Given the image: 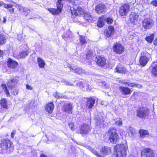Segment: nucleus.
Instances as JSON below:
<instances>
[{
	"label": "nucleus",
	"mask_w": 157,
	"mask_h": 157,
	"mask_svg": "<svg viewBox=\"0 0 157 157\" xmlns=\"http://www.w3.org/2000/svg\"><path fill=\"white\" fill-rule=\"evenodd\" d=\"M106 22L108 24H110L112 23L113 22V20L112 18L109 17L108 18L106 17Z\"/></svg>",
	"instance_id": "obj_48"
},
{
	"label": "nucleus",
	"mask_w": 157,
	"mask_h": 157,
	"mask_svg": "<svg viewBox=\"0 0 157 157\" xmlns=\"http://www.w3.org/2000/svg\"><path fill=\"white\" fill-rule=\"evenodd\" d=\"M155 153L153 150L149 148H145L141 152V157H155Z\"/></svg>",
	"instance_id": "obj_6"
},
{
	"label": "nucleus",
	"mask_w": 157,
	"mask_h": 157,
	"mask_svg": "<svg viewBox=\"0 0 157 157\" xmlns=\"http://www.w3.org/2000/svg\"><path fill=\"white\" fill-rule=\"evenodd\" d=\"M77 85L79 86L83 90H90L92 87L85 81H80L77 83Z\"/></svg>",
	"instance_id": "obj_9"
},
{
	"label": "nucleus",
	"mask_w": 157,
	"mask_h": 157,
	"mask_svg": "<svg viewBox=\"0 0 157 157\" xmlns=\"http://www.w3.org/2000/svg\"><path fill=\"white\" fill-rule=\"evenodd\" d=\"M101 151L105 155H109L111 153V150L110 148L106 146H105L103 147Z\"/></svg>",
	"instance_id": "obj_27"
},
{
	"label": "nucleus",
	"mask_w": 157,
	"mask_h": 157,
	"mask_svg": "<svg viewBox=\"0 0 157 157\" xmlns=\"http://www.w3.org/2000/svg\"><path fill=\"white\" fill-rule=\"evenodd\" d=\"M139 133L141 138H144L146 135L148 134V132L147 131L143 129H140L139 130Z\"/></svg>",
	"instance_id": "obj_32"
},
{
	"label": "nucleus",
	"mask_w": 157,
	"mask_h": 157,
	"mask_svg": "<svg viewBox=\"0 0 157 157\" xmlns=\"http://www.w3.org/2000/svg\"><path fill=\"white\" fill-rule=\"evenodd\" d=\"M151 72L153 75L157 76V65L155 66L152 67Z\"/></svg>",
	"instance_id": "obj_41"
},
{
	"label": "nucleus",
	"mask_w": 157,
	"mask_h": 157,
	"mask_svg": "<svg viewBox=\"0 0 157 157\" xmlns=\"http://www.w3.org/2000/svg\"><path fill=\"white\" fill-rule=\"evenodd\" d=\"M18 82V80L15 78H13L8 81L7 83L8 87L10 89H12Z\"/></svg>",
	"instance_id": "obj_25"
},
{
	"label": "nucleus",
	"mask_w": 157,
	"mask_h": 157,
	"mask_svg": "<svg viewBox=\"0 0 157 157\" xmlns=\"http://www.w3.org/2000/svg\"><path fill=\"white\" fill-rule=\"evenodd\" d=\"M114 28L112 26H109L107 29L105 30V36L107 37L111 36L114 33Z\"/></svg>",
	"instance_id": "obj_15"
},
{
	"label": "nucleus",
	"mask_w": 157,
	"mask_h": 157,
	"mask_svg": "<svg viewBox=\"0 0 157 157\" xmlns=\"http://www.w3.org/2000/svg\"><path fill=\"white\" fill-rule=\"evenodd\" d=\"M13 95H15V94H17V90H16L15 91V92H13Z\"/></svg>",
	"instance_id": "obj_58"
},
{
	"label": "nucleus",
	"mask_w": 157,
	"mask_h": 157,
	"mask_svg": "<svg viewBox=\"0 0 157 157\" xmlns=\"http://www.w3.org/2000/svg\"><path fill=\"white\" fill-rule=\"evenodd\" d=\"M40 157H47L46 155L42 154L41 155Z\"/></svg>",
	"instance_id": "obj_59"
},
{
	"label": "nucleus",
	"mask_w": 157,
	"mask_h": 157,
	"mask_svg": "<svg viewBox=\"0 0 157 157\" xmlns=\"http://www.w3.org/2000/svg\"><path fill=\"white\" fill-rule=\"evenodd\" d=\"M26 88L27 89L30 90H33V87L30 85L28 84H27L26 85Z\"/></svg>",
	"instance_id": "obj_50"
},
{
	"label": "nucleus",
	"mask_w": 157,
	"mask_h": 157,
	"mask_svg": "<svg viewBox=\"0 0 157 157\" xmlns=\"http://www.w3.org/2000/svg\"><path fill=\"white\" fill-rule=\"evenodd\" d=\"M14 135V133L13 132L11 134V136L12 138H13V135Z\"/></svg>",
	"instance_id": "obj_62"
},
{
	"label": "nucleus",
	"mask_w": 157,
	"mask_h": 157,
	"mask_svg": "<svg viewBox=\"0 0 157 157\" xmlns=\"http://www.w3.org/2000/svg\"><path fill=\"white\" fill-rule=\"evenodd\" d=\"M106 17L103 16L99 18L97 22V25L100 27H101L104 25L106 21Z\"/></svg>",
	"instance_id": "obj_23"
},
{
	"label": "nucleus",
	"mask_w": 157,
	"mask_h": 157,
	"mask_svg": "<svg viewBox=\"0 0 157 157\" xmlns=\"http://www.w3.org/2000/svg\"><path fill=\"white\" fill-rule=\"evenodd\" d=\"M29 52L28 51H23L19 54L20 58H24L26 57L29 54Z\"/></svg>",
	"instance_id": "obj_40"
},
{
	"label": "nucleus",
	"mask_w": 157,
	"mask_h": 157,
	"mask_svg": "<svg viewBox=\"0 0 157 157\" xmlns=\"http://www.w3.org/2000/svg\"><path fill=\"white\" fill-rule=\"evenodd\" d=\"M93 55L92 50L87 49L86 54V59L89 60L91 59Z\"/></svg>",
	"instance_id": "obj_30"
},
{
	"label": "nucleus",
	"mask_w": 157,
	"mask_h": 157,
	"mask_svg": "<svg viewBox=\"0 0 157 157\" xmlns=\"http://www.w3.org/2000/svg\"><path fill=\"white\" fill-rule=\"evenodd\" d=\"M71 35V32L69 30L67 31L63 34L62 36L65 40H67L69 38Z\"/></svg>",
	"instance_id": "obj_29"
},
{
	"label": "nucleus",
	"mask_w": 157,
	"mask_h": 157,
	"mask_svg": "<svg viewBox=\"0 0 157 157\" xmlns=\"http://www.w3.org/2000/svg\"><path fill=\"white\" fill-rule=\"evenodd\" d=\"M18 40L20 41H21L22 40V36L21 34H19L17 36Z\"/></svg>",
	"instance_id": "obj_52"
},
{
	"label": "nucleus",
	"mask_w": 157,
	"mask_h": 157,
	"mask_svg": "<svg viewBox=\"0 0 157 157\" xmlns=\"http://www.w3.org/2000/svg\"><path fill=\"white\" fill-rule=\"evenodd\" d=\"M37 62L39 67L41 68H44L45 65L44 61L41 58L38 57L37 59Z\"/></svg>",
	"instance_id": "obj_28"
},
{
	"label": "nucleus",
	"mask_w": 157,
	"mask_h": 157,
	"mask_svg": "<svg viewBox=\"0 0 157 157\" xmlns=\"http://www.w3.org/2000/svg\"><path fill=\"white\" fill-rule=\"evenodd\" d=\"M57 9L54 8L48 9V11L53 15L58 14L59 13L62 11L63 5L61 2H57Z\"/></svg>",
	"instance_id": "obj_8"
},
{
	"label": "nucleus",
	"mask_w": 157,
	"mask_h": 157,
	"mask_svg": "<svg viewBox=\"0 0 157 157\" xmlns=\"http://www.w3.org/2000/svg\"><path fill=\"white\" fill-rule=\"evenodd\" d=\"M95 60L98 65L101 66H104L106 63L105 59L100 56H97Z\"/></svg>",
	"instance_id": "obj_16"
},
{
	"label": "nucleus",
	"mask_w": 157,
	"mask_h": 157,
	"mask_svg": "<svg viewBox=\"0 0 157 157\" xmlns=\"http://www.w3.org/2000/svg\"><path fill=\"white\" fill-rule=\"evenodd\" d=\"M34 101H31L30 103V105H33L34 104Z\"/></svg>",
	"instance_id": "obj_61"
},
{
	"label": "nucleus",
	"mask_w": 157,
	"mask_h": 157,
	"mask_svg": "<svg viewBox=\"0 0 157 157\" xmlns=\"http://www.w3.org/2000/svg\"><path fill=\"white\" fill-rule=\"evenodd\" d=\"M151 3L153 6H157V0L152 1Z\"/></svg>",
	"instance_id": "obj_49"
},
{
	"label": "nucleus",
	"mask_w": 157,
	"mask_h": 157,
	"mask_svg": "<svg viewBox=\"0 0 157 157\" xmlns=\"http://www.w3.org/2000/svg\"><path fill=\"white\" fill-rule=\"evenodd\" d=\"M123 84H127V85L131 87H134L136 86V84L132 83H128L127 82H124L122 83Z\"/></svg>",
	"instance_id": "obj_47"
},
{
	"label": "nucleus",
	"mask_w": 157,
	"mask_h": 157,
	"mask_svg": "<svg viewBox=\"0 0 157 157\" xmlns=\"http://www.w3.org/2000/svg\"><path fill=\"white\" fill-rule=\"evenodd\" d=\"M139 15L134 12H132L129 16V19L131 23L134 25H136L138 23Z\"/></svg>",
	"instance_id": "obj_14"
},
{
	"label": "nucleus",
	"mask_w": 157,
	"mask_h": 157,
	"mask_svg": "<svg viewBox=\"0 0 157 157\" xmlns=\"http://www.w3.org/2000/svg\"><path fill=\"white\" fill-rule=\"evenodd\" d=\"M136 86L139 88H140L141 87V86L140 85L138 84H136V86Z\"/></svg>",
	"instance_id": "obj_60"
},
{
	"label": "nucleus",
	"mask_w": 157,
	"mask_h": 157,
	"mask_svg": "<svg viewBox=\"0 0 157 157\" xmlns=\"http://www.w3.org/2000/svg\"><path fill=\"white\" fill-rule=\"evenodd\" d=\"M127 145L125 144H117L114 147L116 151V157H125L127 155Z\"/></svg>",
	"instance_id": "obj_2"
},
{
	"label": "nucleus",
	"mask_w": 157,
	"mask_h": 157,
	"mask_svg": "<svg viewBox=\"0 0 157 157\" xmlns=\"http://www.w3.org/2000/svg\"><path fill=\"white\" fill-rule=\"evenodd\" d=\"M63 82L65 84H66L67 85L71 86L72 85V84L70 83L67 81L64 80Z\"/></svg>",
	"instance_id": "obj_53"
},
{
	"label": "nucleus",
	"mask_w": 157,
	"mask_h": 157,
	"mask_svg": "<svg viewBox=\"0 0 157 157\" xmlns=\"http://www.w3.org/2000/svg\"><path fill=\"white\" fill-rule=\"evenodd\" d=\"M119 89L122 94L124 95H127L131 94V90L128 87L120 86Z\"/></svg>",
	"instance_id": "obj_21"
},
{
	"label": "nucleus",
	"mask_w": 157,
	"mask_h": 157,
	"mask_svg": "<svg viewBox=\"0 0 157 157\" xmlns=\"http://www.w3.org/2000/svg\"><path fill=\"white\" fill-rule=\"evenodd\" d=\"M7 101L5 99H3L1 100V105L2 108H6L7 105H6Z\"/></svg>",
	"instance_id": "obj_38"
},
{
	"label": "nucleus",
	"mask_w": 157,
	"mask_h": 157,
	"mask_svg": "<svg viewBox=\"0 0 157 157\" xmlns=\"http://www.w3.org/2000/svg\"><path fill=\"white\" fill-rule=\"evenodd\" d=\"M68 125L70 128L72 130H73L75 129V128L74 127V123L70 122L69 123Z\"/></svg>",
	"instance_id": "obj_46"
},
{
	"label": "nucleus",
	"mask_w": 157,
	"mask_h": 157,
	"mask_svg": "<svg viewBox=\"0 0 157 157\" xmlns=\"http://www.w3.org/2000/svg\"><path fill=\"white\" fill-rule=\"evenodd\" d=\"M3 52L0 50V57L2 56L3 54Z\"/></svg>",
	"instance_id": "obj_57"
},
{
	"label": "nucleus",
	"mask_w": 157,
	"mask_h": 157,
	"mask_svg": "<svg viewBox=\"0 0 157 157\" xmlns=\"http://www.w3.org/2000/svg\"><path fill=\"white\" fill-rule=\"evenodd\" d=\"M131 129H132V128H131V127H130V132H128L129 135L130 136H133L134 134L133 132V131H132V130H131Z\"/></svg>",
	"instance_id": "obj_51"
},
{
	"label": "nucleus",
	"mask_w": 157,
	"mask_h": 157,
	"mask_svg": "<svg viewBox=\"0 0 157 157\" xmlns=\"http://www.w3.org/2000/svg\"><path fill=\"white\" fill-rule=\"evenodd\" d=\"M149 113V110L146 107L140 108L137 111L136 115L140 118H147Z\"/></svg>",
	"instance_id": "obj_5"
},
{
	"label": "nucleus",
	"mask_w": 157,
	"mask_h": 157,
	"mask_svg": "<svg viewBox=\"0 0 157 157\" xmlns=\"http://www.w3.org/2000/svg\"><path fill=\"white\" fill-rule=\"evenodd\" d=\"M70 66L69 67L70 68L71 70H73L75 73L80 75H82L85 74V72L82 69L77 68L76 66H71L70 65Z\"/></svg>",
	"instance_id": "obj_18"
},
{
	"label": "nucleus",
	"mask_w": 157,
	"mask_h": 157,
	"mask_svg": "<svg viewBox=\"0 0 157 157\" xmlns=\"http://www.w3.org/2000/svg\"><path fill=\"white\" fill-rule=\"evenodd\" d=\"M96 11L98 14L105 12L107 10V8L104 4H98L96 7Z\"/></svg>",
	"instance_id": "obj_13"
},
{
	"label": "nucleus",
	"mask_w": 157,
	"mask_h": 157,
	"mask_svg": "<svg viewBox=\"0 0 157 157\" xmlns=\"http://www.w3.org/2000/svg\"><path fill=\"white\" fill-rule=\"evenodd\" d=\"M83 86H84V87H85V88H86V85L85 84L84 85V84H83Z\"/></svg>",
	"instance_id": "obj_64"
},
{
	"label": "nucleus",
	"mask_w": 157,
	"mask_h": 157,
	"mask_svg": "<svg viewBox=\"0 0 157 157\" xmlns=\"http://www.w3.org/2000/svg\"><path fill=\"white\" fill-rule=\"evenodd\" d=\"M97 124L98 125L102 124L104 122V120L102 117H98L95 119Z\"/></svg>",
	"instance_id": "obj_35"
},
{
	"label": "nucleus",
	"mask_w": 157,
	"mask_h": 157,
	"mask_svg": "<svg viewBox=\"0 0 157 157\" xmlns=\"http://www.w3.org/2000/svg\"><path fill=\"white\" fill-rule=\"evenodd\" d=\"M125 71V68L121 65H117L114 69L115 72H117L120 73H124Z\"/></svg>",
	"instance_id": "obj_26"
},
{
	"label": "nucleus",
	"mask_w": 157,
	"mask_h": 157,
	"mask_svg": "<svg viewBox=\"0 0 157 157\" xmlns=\"http://www.w3.org/2000/svg\"><path fill=\"white\" fill-rule=\"evenodd\" d=\"M91 130V126L86 124L82 125L80 128V133L82 134H87Z\"/></svg>",
	"instance_id": "obj_12"
},
{
	"label": "nucleus",
	"mask_w": 157,
	"mask_h": 157,
	"mask_svg": "<svg viewBox=\"0 0 157 157\" xmlns=\"http://www.w3.org/2000/svg\"><path fill=\"white\" fill-rule=\"evenodd\" d=\"M12 143L8 140L4 139L2 140L0 144V147L2 150H8L10 152H12L13 149V146L12 145Z\"/></svg>",
	"instance_id": "obj_4"
},
{
	"label": "nucleus",
	"mask_w": 157,
	"mask_h": 157,
	"mask_svg": "<svg viewBox=\"0 0 157 157\" xmlns=\"http://www.w3.org/2000/svg\"><path fill=\"white\" fill-rule=\"evenodd\" d=\"M13 6V5L12 4H8L5 5L4 7L6 9H9V11L10 13H12L14 11V9L12 7Z\"/></svg>",
	"instance_id": "obj_31"
},
{
	"label": "nucleus",
	"mask_w": 157,
	"mask_h": 157,
	"mask_svg": "<svg viewBox=\"0 0 157 157\" xmlns=\"http://www.w3.org/2000/svg\"><path fill=\"white\" fill-rule=\"evenodd\" d=\"M154 38V34H151V35L149 36H147L145 38V39L149 43H151L153 40Z\"/></svg>",
	"instance_id": "obj_39"
},
{
	"label": "nucleus",
	"mask_w": 157,
	"mask_h": 157,
	"mask_svg": "<svg viewBox=\"0 0 157 157\" xmlns=\"http://www.w3.org/2000/svg\"><path fill=\"white\" fill-rule=\"evenodd\" d=\"M54 96L56 98H63L64 97L60 94L59 93L56 92L53 94Z\"/></svg>",
	"instance_id": "obj_43"
},
{
	"label": "nucleus",
	"mask_w": 157,
	"mask_h": 157,
	"mask_svg": "<svg viewBox=\"0 0 157 157\" xmlns=\"http://www.w3.org/2000/svg\"><path fill=\"white\" fill-rule=\"evenodd\" d=\"M154 22L152 19L146 18L142 22V26L145 29H150L153 26Z\"/></svg>",
	"instance_id": "obj_7"
},
{
	"label": "nucleus",
	"mask_w": 157,
	"mask_h": 157,
	"mask_svg": "<svg viewBox=\"0 0 157 157\" xmlns=\"http://www.w3.org/2000/svg\"><path fill=\"white\" fill-rule=\"evenodd\" d=\"M135 2H136V1H135H135H133L132 2V4H134V3H135Z\"/></svg>",
	"instance_id": "obj_63"
},
{
	"label": "nucleus",
	"mask_w": 157,
	"mask_h": 157,
	"mask_svg": "<svg viewBox=\"0 0 157 157\" xmlns=\"http://www.w3.org/2000/svg\"><path fill=\"white\" fill-rule=\"evenodd\" d=\"M149 60V58L146 56H141L139 60L140 65L143 67L145 66Z\"/></svg>",
	"instance_id": "obj_19"
},
{
	"label": "nucleus",
	"mask_w": 157,
	"mask_h": 157,
	"mask_svg": "<svg viewBox=\"0 0 157 157\" xmlns=\"http://www.w3.org/2000/svg\"><path fill=\"white\" fill-rule=\"evenodd\" d=\"M6 18L5 17H3V21H2V22L3 23H5L6 22Z\"/></svg>",
	"instance_id": "obj_56"
},
{
	"label": "nucleus",
	"mask_w": 157,
	"mask_h": 157,
	"mask_svg": "<svg viewBox=\"0 0 157 157\" xmlns=\"http://www.w3.org/2000/svg\"><path fill=\"white\" fill-rule=\"evenodd\" d=\"M95 99L93 98H89L87 100L86 107L87 109H90L92 108L95 103Z\"/></svg>",
	"instance_id": "obj_24"
},
{
	"label": "nucleus",
	"mask_w": 157,
	"mask_h": 157,
	"mask_svg": "<svg viewBox=\"0 0 157 157\" xmlns=\"http://www.w3.org/2000/svg\"><path fill=\"white\" fill-rule=\"evenodd\" d=\"M30 12V10L27 8L24 7L23 9H22V13H23V14L25 16H27Z\"/></svg>",
	"instance_id": "obj_44"
},
{
	"label": "nucleus",
	"mask_w": 157,
	"mask_h": 157,
	"mask_svg": "<svg viewBox=\"0 0 157 157\" xmlns=\"http://www.w3.org/2000/svg\"><path fill=\"white\" fill-rule=\"evenodd\" d=\"M154 44L155 45H157V37L154 40Z\"/></svg>",
	"instance_id": "obj_55"
},
{
	"label": "nucleus",
	"mask_w": 157,
	"mask_h": 157,
	"mask_svg": "<svg viewBox=\"0 0 157 157\" xmlns=\"http://www.w3.org/2000/svg\"><path fill=\"white\" fill-rule=\"evenodd\" d=\"M15 6L18 9L21 13H22V9H23L25 7H23L21 5L17 4Z\"/></svg>",
	"instance_id": "obj_45"
},
{
	"label": "nucleus",
	"mask_w": 157,
	"mask_h": 157,
	"mask_svg": "<svg viewBox=\"0 0 157 157\" xmlns=\"http://www.w3.org/2000/svg\"><path fill=\"white\" fill-rule=\"evenodd\" d=\"M108 135L109 136V140L112 143L116 144L119 141V137L115 129H109L108 131Z\"/></svg>",
	"instance_id": "obj_3"
},
{
	"label": "nucleus",
	"mask_w": 157,
	"mask_h": 157,
	"mask_svg": "<svg viewBox=\"0 0 157 157\" xmlns=\"http://www.w3.org/2000/svg\"><path fill=\"white\" fill-rule=\"evenodd\" d=\"M113 52L117 54H121L124 51V48L123 45L120 44H115L113 47Z\"/></svg>",
	"instance_id": "obj_10"
},
{
	"label": "nucleus",
	"mask_w": 157,
	"mask_h": 157,
	"mask_svg": "<svg viewBox=\"0 0 157 157\" xmlns=\"http://www.w3.org/2000/svg\"><path fill=\"white\" fill-rule=\"evenodd\" d=\"M80 40L81 44L83 45L87 42V38L84 36H80Z\"/></svg>",
	"instance_id": "obj_37"
},
{
	"label": "nucleus",
	"mask_w": 157,
	"mask_h": 157,
	"mask_svg": "<svg viewBox=\"0 0 157 157\" xmlns=\"http://www.w3.org/2000/svg\"><path fill=\"white\" fill-rule=\"evenodd\" d=\"M114 124L117 126H121L122 124V121L120 118L115 119L113 120Z\"/></svg>",
	"instance_id": "obj_33"
},
{
	"label": "nucleus",
	"mask_w": 157,
	"mask_h": 157,
	"mask_svg": "<svg viewBox=\"0 0 157 157\" xmlns=\"http://www.w3.org/2000/svg\"><path fill=\"white\" fill-rule=\"evenodd\" d=\"M18 63L17 62L9 58L7 62L8 67L13 69L15 68L17 66Z\"/></svg>",
	"instance_id": "obj_20"
},
{
	"label": "nucleus",
	"mask_w": 157,
	"mask_h": 157,
	"mask_svg": "<svg viewBox=\"0 0 157 157\" xmlns=\"http://www.w3.org/2000/svg\"><path fill=\"white\" fill-rule=\"evenodd\" d=\"M5 5H6L2 1H0V7H1L2 6H4Z\"/></svg>",
	"instance_id": "obj_54"
},
{
	"label": "nucleus",
	"mask_w": 157,
	"mask_h": 157,
	"mask_svg": "<svg viewBox=\"0 0 157 157\" xmlns=\"http://www.w3.org/2000/svg\"><path fill=\"white\" fill-rule=\"evenodd\" d=\"M73 5V7H70V11L72 18H75L77 15L82 14L83 11L80 6L79 2L77 0H67Z\"/></svg>",
	"instance_id": "obj_1"
},
{
	"label": "nucleus",
	"mask_w": 157,
	"mask_h": 157,
	"mask_svg": "<svg viewBox=\"0 0 157 157\" xmlns=\"http://www.w3.org/2000/svg\"><path fill=\"white\" fill-rule=\"evenodd\" d=\"M130 6L128 4H125L122 6L119 10L120 14L122 16L125 15L129 11Z\"/></svg>",
	"instance_id": "obj_11"
},
{
	"label": "nucleus",
	"mask_w": 157,
	"mask_h": 157,
	"mask_svg": "<svg viewBox=\"0 0 157 157\" xmlns=\"http://www.w3.org/2000/svg\"><path fill=\"white\" fill-rule=\"evenodd\" d=\"M54 107L53 103L50 102L46 105L45 108L46 111L48 113H51L53 111Z\"/></svg>",
	"instance_id": "obj_22"
},
{
	"label": "nucleus",
	"mask_w": 157,
	"mask_h": 157,
	"mask_svg": "<svg viewBox=\"0 0 157 157\" xmlns=\"http://www.w3.org/2000/svg\"><path fill=\"white\" fill-rule=\"evenodd\" d=\"M6 38L5 36L2 34H0V45L4 44L6 42Z\"/></svg>",
	"instance_id": "obj_36"
},
{
	"label": "nucleus",
	"mask_w": 157,
	"mask_h": 157,
	"mask_svg": "<svg viewBox=\"0 0 157 157\" xmlns=\"http://www.w3.org/2000/svg\"><path fill=\"white\" fill-rule=\"evenodd\" d=\"M2 87L3 90H4L5 92L6 93V94L8 96H9L10 95V93L8 91V89H7V87L5 84H2Z\"/></svg>",
	"instance_id": "obj_42"
},
{
	"label": "nucleus",
	"mask_w": 157,
	"mask_h": 157,
	"mask_svg": "<svg viewBox=\"0 0 157 157\" xmlns=\"http://www.w3.org/2000/svg\"><path fill=\"white\" fill-rule=\"evenodd\" d=\"M84 17L86 20L89 21H90L92 20V17L89 13H85Z\"/></svg>",
	"instance_id": "obj_34"
},
{
	"label": "nucleus",
	"mask_w": 157,
	"mask_h": 157,
	"mask_svg": "<svg viewBox=\"0 0 157 157\" xmlns=\"http://www.w3.org/2000/svg\"><path fill=\"white\" fill-rule=\"evenodd\" d=\"M72 105L70 103H66L64 104L63 108V110L68 113H72Z\"/></svg>",
	"instance_id": "obj_17"
}]
</instances>
